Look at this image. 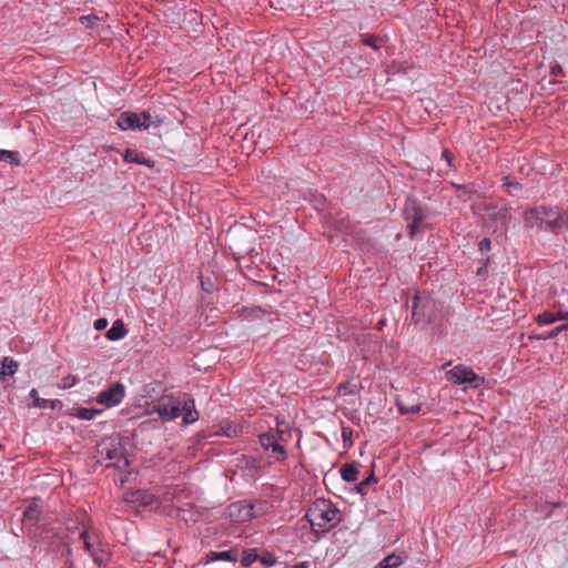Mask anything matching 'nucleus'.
Segmentation results:
<instances>
[{
	"label": "nucleus",
	"instance_id": "nucleus-1",
	"mask_svg": "<svg viewBox=\"0 0 568 568\" xmlns=\"http://www.w3.org/2000/svg\"><path fill=\"white\" fill-rule=\"evenodd\" d=\"M410 308V323L424 329L429 325H439L444 320L443 305L427 291L415 290L410 300H406Z\"/></svg>",
	"mask_w": 568,
	"mask_h": 568
},
{
	"label": "nucleus",
	"instance_id": "nucleus-2",
	"mask_svg": "<svg viewBox=\"0 0 568 568\" xmlns=\"http://www.w3.org/2000/svg\"><path fill=\"white\" fill-rule=\"evenodd\" d=\"M312 532H328L343 518L341 510L328 499L317 498L306 514Z\"/></svg>",
	"mask_w": 568,
	"mask_h": 568
},
{
	"label": "nucleus",
	"instance_id": "nucleus-3",
	"mask_svg": "<svg viewBox=\"0 0 568 568\" xmlns=\"http://www.w3.org/2000/svg\"><path fill=\"white\" fill-rule=\"evenodd\" d=\"M100 462L104 463L106 467H114L118 470L124 471L130 462L126 457V448L120 436H109L102 438L95 446Z\"/></svg>",
	"mask_w": 568,
	"mask_h": 568
},
{
	"label": "nucleus",
	"instance_id": "nucleus-4",
	"mask_svg": "<svg viewBox=\"0 0 568 568\" xmlns=\"http://www.w3.org/2000/svg\"><path fill=\"white\" fill-rule=\"evenodd\" d=\"M271 508V503L265 499H242L231 503L225 509V516L233 524H244L266 515Z\"/></svg>",
	"mask_w": 568,
	"mask_h": 568
},
{
	"label": "nucleus",
	"instance_id": "nucleus-5",
	"mask_svg": "<svg viewBox=\"0 0 568 568\" xmlns=\"http://www.w3.org/2000/svg\"><path fill=\"white\" fill-rule=\"evenodd\" d=\"M285 432L280 428V420L276 419V427L258 435L261 447L265 452H271L270 457L275 462H284L287 457L286 445L288 438H285Z\"/></svg>",
	"mask_w": 568,
	"mask_h": 568
},
{
	"label": "nucleus",
	"instance_id": "nucleus-6",
	"mask_svg": "<svg viewBox=\"0 0 568 568\" xmlns=\"http://www.w3.org/2000/svg\"><path fill=\"white\" fill-rule=\"evenodd\" d=\"M510 220L511 213L508 203L484 205V222L488 227L494 229V232H506Z\"/></svg>",
	"mask_w": 568,
	"mask_h": 568
},
{
	"label": "nucleus",
	"instance_id": "nucleus-7",
	"mask_svg": "<svg viewBox=\"0 0 568 568\" xmlns=\"http://www.w3.org/2000/svg\"><path fill=\"white\" fill-rule=\"evenodd\" d=\"M446 379L454 385L468 384L471 388H479L485 384V377L477 375L473 368L464 364L447 371Z\"/></svg>",
	"mask_w": 568,
	"mask_h": 568
},
{
	"label": "nucleus",
	"instance_id": "nucleus-8",
	"mask_svg": "<svg viewBox=\"0 0 568 568\" xmlns=\"http://www.w3.org/2000/svg\"><path fill=\"white\" fill-rule=\"evenodd\" d=\"M404 217L407 222V233L410 237H414L426 219V211L417 200L407 199L404 206Z\"/></svg>",
	"mask_w": 568,
	"mask_h": 568
},
{
	"label": "nucleus",
	"instance_id": "nucleus-9",
	"mask_svg": "<svg viewBox=\"0 0 568 568\" xmlns=\"http://www.w3.org/2000/svg\"><path fill=\"white\" fill-rule=\"evenodd\" d=\"M125 396V386L120 383L111 384L106 389L100 392L95 397L98 404L108 408L119 405Z\"/></svg>",
	"mask_w": 568,
	"mask_h": 568
},
{
	"label": "nucleus",
	"instance_id": "nucleus-10",
	"mask_svg": "<svg viewBox=\"0 0 568 568\" xmlns=\"http://www.w3.org/2000/svg\"><path fill=\"white\" fill-rule=\"evenodd\" d=\"M130 501L136 504L142 510L149 511L156 510L162 504L160 497L144 489L132 491Z\"/></svg>",
	"mask_w": 568,
	"mask_h": 568
},
{
	"label": "nucleus",
	"instance_id": "nucleus-11",
	"mask_svg": "<svg viewBox=\"0 0 568 568\" xmlns=\"http://www.w3.org/2000/svg\"><path fill=\"white\" fill-rule=\"evenodd\" d=\"M83 540V546L85 550L93 558V561L101 566L103 562L108 561L110 558V552L105 548H98L95 546V539L99 535H79Z\"/></svg>",
	"mask_w": 568,
	"mask_h": 568
},
{
	"label": "nucleus",
	"instance_id": "nucleus-12",
	"mask_svg": "<svg viewBox=\"0 0 568 568\" xmlns=\"http://www.w3.org/2000/svg\"><path fill=\"white\" fill-rule=\"evenodd\" d=\"M118 126L123 130H148L150 123H141V116L138 113L131 111H124L120 113L116 120Z\"/></svg>",
	"mask_w": 568,
	"mask_h": 568
},
{
	"label": "nucleus",
	"instance_id": "nucleus-13",
	"mask_svg": "<svg viewBox=\"0 0 568 568\" xmlns=\"http://www.w3.org/2000/svg\"><path fill=\"white\" fill-rule=\"evenodd\" d=\"M90 519L85 511L77 510L65 520V529L68 532H89Z\"/></svg>",
	"mask_w": 568,
	"mask_h": 568
},
{
	"label": "nucleus",
	"instance_id": "nucleus-14",
	"mask_svg": "<svg viewBox=\"0 0 568 568\" xmlns=\"http://www.w3.org/2000/svg\"><path fill=\"white\" fill-rule=\"evenodd\" d=\"M154 410L162 419L172 420L182 415V408L179 402L173 398L161 400L154 406Z\"/></svg>",
	"mask_w": 568,
	"mask_h": 568
},
{
	"label": "nucleus",
	"instance_id": "nucleus-15",
	"mask_svg": "<svg viewBox=\"0 0 568 568\" xmlns=\"http://www.w3.org/2000/svg\"><path fill=\"white\" fill-rule=\"evenodd\" d=\"M539 210L541 214L542 230L550 233H556V227L558 226L557 217L560 209L558 206L540 205Z\"/></svg>",
	"mask_w": 568,
	"mask_h": 568
},
{
	"label": "nucleus",
	"instance_id": "nucleus-16",
	"mask_svg": "<svg viewBox=\"0 0 568 568\" xmlns=\"http://www.w3.org/2000/svg\"><path fill=\"white\" fill-rule=\"evenodd\" d=\"M40 498H33L30 505L24 509L22 516L23 529L31 530L41 518Z\"/></svg>",
	"mask_w": 568,
	"mask_h": 568
},
{
	"label": "nucleus",
	"instance_id": "nucleus-17",
	"mask_svg": "<svg viewBox=\"0 0 568 568\" xmlns=\"http://www.w3.org/2000/svg\"><path fill=\"white\" fill-rule=\"evenodd\" d=\"M239 559V551L236 548H231L224 551H209L203 558L202 562L207 565L217 560H224L230 562H236Z\"/></svg>",
	"mask_w": 568,
	"mask_h": 568
},
{
	"label": "nucleus",
	"instance_id": "nucleus-18",
	"mask_svg": "<svg viewBox=\"0 0 568 568\" xmlns=\"http://www.w3.org/2000/svg\"><path fill=\"white\" fill-rule=\"evenodd\" d=\"M236 467L243 471H248L253 476L260 469V460L253 456L241 455L236 459Z\"/></svg>",
	"mask_w": 568,
	"mask_h": 568
},
{
	"label": "nucleus",
	"instance_id": "nucleus-19",
	"mask_svg": "<svg viewBox=\"0 0 568 568\" xmlns=\"http://www.w3.org/2000/svg\"><path fill=\"white\" fill-rule=\"evenodd\" d=\"M123 160L126 163L142 164L148 168L154 166L153 160L145 158L142 152H139L138 150H134V149H126L123 154Z\"/></svg>",
	"mask_w": 568,
	"mask_h": 568
},
{
	"label": "nucleus",
	"instance_id": "nucleus-20",
	"mask_svg": "<svg viewBox=\"0 0 568 568\" xmlns=\"http://www.w3.org/2000/svg\"><path fill=\"white\" fill-rule=\"evenodd\" d=\"M29 395L33 399L32 406L37 407V408L57 409V408H61L63 406L62 402L59 399H45V398L39 397L38 390L36 388H32L30 390Z\"/></svg>",
	"mask_w": 568,
	"mask_h": 568
},
{
	"label": "nucleus",
	"instance_id": "nucleus-21",
	"mask_svg": "<svg viewBox=\"0 0 568 568\" xmlns=\"http://www.w3.org/2000/svg\"><path fill=\"white\" fill-rule=\"evenodd\" d=\"M326 223L338 233H342V234H351L352 233V224L347 216L338 217V216L329 215L326 219Z\"/></svg>",
	"mask_w": 568,
	"mask_h": 568
},
{
	"label": "nucleus",
	"instance_id": "nucleus-22",
	"mask_svg": "<svg viewBox=\"0 0 568 568\" xmlns=\"http://www.w3.org/2000/svg\"><path fill=\"white\" fill-rule=\"evenodd\" d=\"M201 514L195 509L192 504H185V507L176 506V518L183 520L186 524L192 521L196 523Z\"/></svg>",
	"mask_w": 568,
	"mask_h": 568
},
{
	"label": "nucleus",
	"instance_id": "nucleus-23",
	"mask_svg": "<svg viewBox=\"0 0 568 568\" xmlns=\"http://www.w3.org/2000/svg\"><path fill=\"white\" fill-rule=\"evenodd\" d=\"M524 223L528 229L538 227L539 230H542L539 206L530 207L525 211Z\"/></svg>",
	"mask_w": 568,
	"mask_h": 568
},
{
	"label": "nucleus",
	"instance_id": "nucleus-24",
	"mask_svg": "<svg viewBox=\"0 0 568 568\" xmlns=\"http://www.w3.org/2000/svg\"><path fill=\"white\" fill-rule=\"evenodd\" d=\"M503 189L509 196H519L524 186L523 184L513 175L508 174L503 176Z\"/></svg>",
	"mask_w": 568,
	"mask_h": 568
},
{
	"label": "nucleus",
	"instance_id": "nucleus-25",
	"mask_svg": "<svg viewBox=\"0 0 568 568\" xmlns=\"http://www.w3.org/2000/svg\"><path fill=\"white\" fill-rule=\"evenodd\" d=\"M266 310H263L261 306H243L237 310V314L241 318L246 321H254L257 318H262L265 314H268Z\"/></svg>",
	"mask_w": 568,
	"mask_h": 568
},
{
	"label": "nucleus",
	"instance_id": "nucleus-26",
	"mask_svg": "<svg viewBox=\"0 0 568 568\" xmlns=\"http://www.w3.org/2000/svg\"><path fill=\"white\" fill-rule=\"evenodd\" d=\"M19 368V363L12 357L4 356L0 361V381H4L7 376H12Z\"/></svg>",
	"mask_w": 568,
	"mask_h": 568
},
{
	"label": "nucleus",
	"instance_id": "nucleus-27",
	"mask_svg": "<svg viewBox=\"0 0 568 568\" xmlns=\"http://www.w3.org/2000/svg\"><path fill=\"white\" fill-rule=\"evenodd\" d=\"M128 334V328L121 320H116L112 323L111 328L105 333V336L110 341H120Z\"/></svg>",
	"mask_w": 568,
	"mask_h": 568
},
{
	"label": "nucleus",
	"instance_id": "nucleus-28",
	"mask_svg": "<svg viewBox=\"0 0 568 568\" xmlns=\"http://www.w3.org/2000/svg\"><path fill=\"white\" fill-rule=\"evenodd\" d=\"M101 413H102V409H99V408L73 407L69 412V415L72 417H77L79 419L91 420L97 415H100Z\"/></svg>",
	"mask_w": 568,
	"mask_h": 568
},
{
	"label": "nucleus",
	"instance_id": "nucleus-29",
	"mask_svg": "<svg viewBox=\"0 0 568 568\" xmlns=\"http://www.w3.org/2000/svg\"><path fill=\"white\" fill-rule=\"evenodd\" d=\"M181 408L182 413H184L183 422L185 424H191L199 419V413L195 409V403L193 398L186 399Z\"/></svg>",
	"mask_w": 568,
	"mask_h": 568
},
{
	"label": "nucleus",
	"instance_id": "nucleus-30",
	"mask_svg": "<svg viewBox=\"0 0 568 568\" xmlns=\"http://www.w3.org/2000/svg\"><path fill=\"white\" fill-rule=\"evenodd\" d=\"M407 556H403L402 554L393 552L386 556L383 560H381L375 568H397L400 566Z\"/></svg>",
	"mask_w": 568,
	"mask_h": 568
},
{
	"label": "nucleus",
	"instance_id": "nucleus-31",
	"mask_svg": "<svg viewBox=\"0 0 568 568\" xmlns=\"http://www.w3.org/2000/svg\"><path fill=\"white\" fill-rule=\"evenodd\" d=\"M341 477L344 481L354 483L358 479V468L355 463L345 464L339 469Z\"/></svg>",
	"mask_w": 568,
	"mask_h": 568
},
{
	"label": "nucleus",
	"instance_id": "nucleus-32",
	"mask_svg": "<svg viewBox=\"0 0 568 568\" xmlns=\"http://www.w3.org/2000/svg\"><path fill=\"white\" fill-rule=\"evenodd\" d=\"M361 42L364 45H367L374 50H379L384 45V40L382 37L373 33H361L359 34Z\"/></svg>",
	"mask_w": 568,
	"mask_h": 568
},
{
	"label": "nucleus",
	"instance_id": "nucleus-33",
	"mask_svg": "<svg viewBox=\"0 0 568 568\" xmlns=\"http://www.w3.org/2000/svg\"><path fill=\"white\" fill-rule=\"evenodd\" d=\"M567 329H568V323L561 324V325H559V326L555 327L554 329H551L549 332H546V333L534 334L529 338L530 339H538V341L551 339V338H555L556 336H558V334H560L561 332L567 331Z\"/></svg>",
	"mask_w": 568,
	"mask_h": 568
},
{
	"label": "nucleus",
	"instance_id": "nucleus-34",
	"mask_svg": "<svg viewBox=\"0 0 568 568\" xmlns=\"http://www.w3.org/2000/svg\"><path fill=\"white\" fill-rule=\"evenodd\" d=\"M257 561L265 567H273L277 564V558L266 549H258Z\"/></svg>",
	"mask_w": 568,
	"mask_h": 568
},
{
	"label": "nucleus",
	"instance_id": "nucleus-35",
	"mask_svg": "<svg viewBox=\"0 0 568 568\" xmlns=\"http://www.w3.org/2000/svg\"><path fill=\"white\" fill-rule=\"evenodd\" d=\"M377 481L378 479L375 476L374 470H372L371 474L365 479H363L361 483L356 485V491L362 496H365L368 493L369 486L372 484H376Z\"/></svg>",
	"mask_w": 568,
	"mask_h": 568
},
{
	"label": "nucleus",
	"instance_id": "nucleus-36",
	"mask_svg": "<svg viewBox=\"0 0 568 568\" xmlns=\"http://www.w3.org/2000/svg\"><path fill=\"white\" fill-rule=\"evenodd\" d=\"M258 548H246L242 552L241 565L248 568L253 562L257 561Z\"/></svg>",
	"mask_w": 568,
	"mask_h": 568
},
{
	"label": "nucleus",
	"instance_id": "nucleus-37",
	"mask_svg": "<svg viewBox=\"0 0 568 568\" xmlns=\"http://www.w3.org/2000/svg\"><path fill=\"white\" fill-rule=\"evenodd\" d=\"M396 406L402 415L417 414L422 409L420 404L406 405L402 399L396 400Z\"/></svg>",
	"mask_w": 568,
	"mask_h": 568
},
{
	"label": "nucleus",
	"instance_id": "nucleus-38",
	"mask_svg": "<svg viewBox=\"0 0 568 568\" xmlns=\"http://www.w3.org/2000/svg\"><path fill=\"white\" fill-rule=\"evenodd\" d=\"M565 320V316H555V314L549 312H544L537 315L536 322L539 325H549L555 323L556 321H562Z\"/></svg>",
	"mask_w": 568,
	"mask_h": 568
},
{
	"label": "nucleus",
	"instance_id": "nucleus-39",
	"mask_svg": "<svg viewBox=\"0 0 568 568\" xmlns=\"http://www.w3.org/2000/svg\"><path fill=\"white\" fill-rule=\"evenodd\" d=\"M0 161L9 162L11 164H20V155L17 151L0 150Z\"/></svg>",
	"mask_w": 568,
	"mask_h": 568
},
{
	"label": "nucleus",
	"instance_id": "nucleus-40",
	"mask_svg": "<svg viewBox=\"0 0 568 568\" xmlns=\"http://www.w3.org/2000/svg\"><path fill=\"white\" fill-rule=\"evenodd\" d=\"M557 224L558 226L556 227V235L565 230H568V211H559Z\"/></svg>",
	"mask_w": 568,
	"mask_h": 568
},
{
	"label": "nucleus",
	"instance_id": "nucleus-41",
	"mask_svg": "<svg viewBox=\"0 0 568 568\" xmlns=\"http://www.w3.org/2000/svg\"><path fill=\"white\" fill-rule=\"evenodd\" d=\"M77 383H78V377L75 375L69 374L61 379L60 387L62 389H68V388L73 387Z\"/></svg>",
	"mask_w": 568,
	"mask_h": 568
},
{
	"label": "nucleus",
	"instance_id": "nucleus-42",
	"mask_svg": "<svg viewBox=\"0 0 568 568\" xmlns=\"http://www.w3.org/2000/svg\"><path fill=\"white\" fill-rule=\"evenodd\" d=\"M342 438L344 445L351 447L353 445V429L347 426L342 427Z\"/></svg>",
	"mask_w": 568,
	"mask_h": 568
},
{
	"label": "nucleus",
	"instance_id": "nucleus-43",
	"mask_svg": "<svg viewBox=\"0 0 568 568\" xmlns=\"http://www.w3.org/2000/svg\"><path fill=\"white\" fill-rule=\"evenodd\" d=\"M200 284L201 288L206 293L213 292L215 287L214 282L210 277H204L202 274L200 275Z\"/></svg>",
	"mask_w": 568,
	"mask_h": 568
},
{
	"label": "nucleus",
	"instance_id": "nucleus-44",
	"mask_svg": "<svg viewBox=\"0 0 568 568\" xmlns=\"http://www.w3.org/2000/svg\"><path fill=\"white\" fill-rule=\"evenodd\" d=\"M313 202H314V207L318 212H323L325 210L326 199L323 195H321V194L315 195Z\"/></svg>",
	"mask_w": 568,
	"mask_h": 568
},
{
	"label": "nucleus",
	"instance_id": "nucleus-45",
	"mask_svg": "<svg viewBox=\"0 0 568 568\" xmlns=\"http://www.w3.org/2000/svg\"><path fill=\"white\" fill-rule=\"evenodd\" d=\"M181 491L182 489L179 486L172 487L165 493L164 499L174 503V500L176 499V494Z\"/></svg>",
	"mask_w": 568,
	"mask_h": 568
},
{
	"label": "nucleus",
	"instance_id": "nucleus-46",
	"mask_svg": "<svg viewBox=\"0 0 568 568\" xmlns=\"http://www.w3.org/2000/svg\"><path fill=\"white\" fill-rule=\"evenodd\" d=\"M442 159H444L446 161V163L449 168L454 166L455 156L448 149H444L442 151Z\"/></svg>",
	"mask_w": 568,
	"mask_h": 568
},
{
	"label": "nucleus",
	"instance_id": "nucleus-47",
	"mask_svg": "<svg viewBox=\"0 0 568 568\" xmlns=\"http://www.w3.org/2000/svg\"><path fill=\"white\" fill-rule=\"evenodd\" d=\"M491 242L488 237H485L479 241L478 247L481 252H487L490 250Z\"/></svg>",
	"mask_w": 568,
	"mask_h": 568
},
{
	"label": "nucleus",
	"instance_id": "nucleus-48",
	"mask_svg": "<svg viewBox=\"0 0 568 568\" xmlns=\"http://www.w3.org/2000/svg\"><path fill=\"white\" fill-rule=\"evenodd\" d=\"M108 324H109L108 320L104 317H101V318L95 320L94 328L97 331H102V329L106 328Z\"/></svg>",
	"mask_w": 568,
	"mask_h": 568
},
{
	"label": "nucleus",
	"instance_id": "nucleus-49",
	"mask_svg": "<svg viewBox=\"0 0 568 568\" xmlns=\"http://www.w3.org/2000/svg\"><path fill=\"white\" fill-rule=\"evenodd\" d=\"M97 18L94 16H82L80 18V21L82 24H85L87 27H89L92 22V20H95Z\"/></svg>",
	"mask_w": 568,
	"mask_h": 568
},
{
	"label": "nucleus",
	"instance_id": "nucleus-50",
	"mask_svg": "<svg viewBox=\"0 0 568 568\" xmlns=\"http://www.w3.org/2000/svg\"><path fill=\"white\" fill-rule=\"evenodd\" d=\"M140 116H141V123H144V124H145V123H150V125L152 124V123H151V114H150L149 112L143 111V112L140 114Z\"/></svg>",
	"mask_w": 568,
	"mask_h": 568
},
{
	"label": "nucleus",
	"instance_id": "nucleus-51",
	"mask_svg": "<svg viewBox=\"0 0 568 568\" xmlns=\"http://www.w3.org/2000/svg\"><path fill=\"white\" fill-rule=\"evenodd\" d=\"M552 75H564L562 68L559 64H556L551 68Z\"/></svg>",
	"mask_w": 568,
	"mask_h": 568
},
{
	"label": "nucleus",
	"instance_id": "nucleus-52",
	"mask_svg": "<svg viewBox=\"0 0 568 568\" xmlns=\"http://www.w3.org/2000/svg\"><path fill=\"white\" fill-rule=\"evenodd\" d=\"M293 568H310V562L308 561H302V562H298L295 566H293Z\"/></svg>",
	"mask_w": 568,
	"mask_h": 568
},
{
	"label": "nucleus",
	"instance_id": "nucleus-53",
	"mask_svg": "<svg viewBox=\"0 0 568 568\" xmlns=\"http://www.w3.org/2000/svg\"><path fill=\"white\" fill-rule=\"evenodd\" d=\"M477 274L479 276H483V275L487 274V265L485 264L484 266L479 267L478 271H477Z\"/></svg>",
	"mask_w": 568,
	"mask_h": 568
},
{
	"label": "nucleus",
	"instance_id": "nucleus-54",
	"mask_svg": "<svg viewBox=\"0 0 568 568\" xmlns=\"http://www.w3.org/2000/svg\"><path fill=\"white\" fill-rule=\"evenodd\" d=\"M555 316H565V320H568V312H561L559 311Z\"/></svg>",
	"mask_w": 568,
	"mask_h": 568
},
{
	"label": "nucleus",
	"instance_id": "nucleus-55",
	"mask_svg": "<svg viewBox=\"0 0 568 568\" xmlns=\"http://www.w3.org/2000/svg\"><path fill=\"white\" fill-rule=\"evenodd\" d=\"M343 389H346V384L342 383V384L338 385V393H342Z\"/></svg>",
	"mask_w": 568,
	"mask_h": 568
},
{
	"label": "nucleus",
	"instance_id": "nucleus-56",
	"mask_svg": "<svg viewBox=\"0 0 568 568\" xmlns=\"http://www.w3.org/2000/svg\"><path fill=\"white\" fill-rule=\"evenodd\" d=\"M450 364H452V362H450V361H449V362H447V363H445V364L443 365V368H446V367H447V366H449Z\"/></svg>",
	"mask_w": 568,
	"mask_h": 568
},
{
	"label": "nucleus",
	"instance_id": "nucleus-57",
	"mask_svg": "<svg viewBox=\"0 0 568 568\" xmlns=\"http://www.w3.org/2000/svg\"><path fill=\"white\" fill-rule=\"evenodd\" d=\"M551 505H552L554 507H557V506H559V505H560V503H559V501H557V503H551Z\"/></svg>",
	"mask_w": 568,
	"mask_h": 568
}]
</instances>
